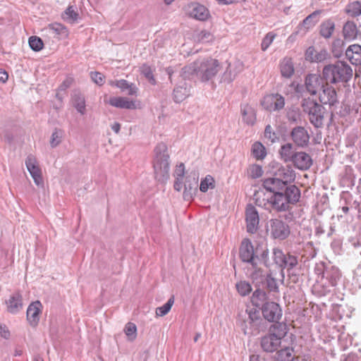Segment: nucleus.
<instances>
[{"label":"nucleus","mask_w":361,"mask_h":361,"mask_svg":"<svg viewBox=\"0 0 361 361\" xmlns=\"http://www.w3.org/2000/svg\"><path fill=\"white\" fill-rule=\"evenodd\" d=\"M182 181L183 179H176L173 185V188L177 191H180L182 189Z\"/></svg>","instance_id":"nucleus-63"},{"label":"nucleus","mask_w":361,"mask_h":361,"mask_svg":"<svg viewBox=\"0 0 361 361\" xmlns=\"http://www.w3.org/2000/svg\"><path fill=\"white\" fill-rule=\"evenodd\" d=\"M346 13L351 17L355 18L361 15V1H353L348 4Z\"/></svg>","instance_id":"nucleus-38"},{"label":"nucleus","mask_w":361,"mask_h":361,"mask_svg":"<svg viewBox=\"0 0 361 361\" xmlns=\"http://www.w3.org/2000/svg\"><path fill=\"white\" fill-rule=\"evenodd\" d=\"M264 319L270 322L279 323L282 316V310L279 304L274 302H266L262 307Z\"/></svg>","instance_id":"nucleus-11"},{"label":"nucleus","mask_w":361,"mask_h":361,"mask_svg":"<svg viewBox=\"0 0 361 361\" xmlns=\"http://www.w3.org/2000/svg\"><path fill=\"white\" fill-rule=\"evenodd\" d=\"M261 104L269 111H279L284 107L285 99L279 94H267L264 97Z\"/></svg>","instance_id":"nucleus-13"},{"label":"nucleus","mask_w":361,"mask_h":361,"mask_svg":"<svg viewBox=\"0 0 361 361\" xmlns=\"http://www.w3.org/2000/svg\"><path fill=\"white\" fill-rule=\"evenodd\" d=\"M250 361H264V359L259 355L253 354L250 356Z\"/></svg>","instance_id":"nucleus-64"},{"label":"nucleus","mask_w":361,"mask_h":361,"mask_svg":"<svg viewBox=\"0 0 361 361\" xmlns=\"http://www.w3.org/2000/svg\"><path fill=\"white\" fill-rule=\"evenodd\" d=\"M293 349L286 347L278 350L275 361H300L298 357L293 355Z\"/></svg>","instance_id":"nucleus-34"},{"label":"nucleus","mask_w":361,"mask_h":361,"mask_svg":"<svg viewBox=\"0 0 361 361\" xmlns=\"http://www.w3.org/2000/svg\"><path fill=\"white\" fill-rule=\"evenodd\" d=\"M352 75L351 67L343 61L325 66L322 71L323 79L327 83L347 82Z\"/></svg>","instance_id":"nucleus-4"},{"label":"nucleus","mask_w":361,"mask_h":361,"mask_svg":"<svg viewBox=\"0 0 361 361\" xmlns=\"http://www.w3.org/2000/svg\"><path fill=\"white\" fill-rule=\"evenodd\" d=\"M248 173L251 178H257L262 176L263 170L260 166L254 164L250 167Z\"/></svg>","instance_id":"nucleus-54"},{"label":"nucleus","mask_w":361,"mask_h":361,"mask_svg":"<svg viewBox=\"0 0 361 361\" xmlns=\"http://www.w3.org/2000/svg\"><path fill=\"white\" fill-rule=\"evenodd\" d=\"M194 39L201 43H207L213 40L212 35L207 30H202L194 35Z\"/></svg>","instance_id":"nucleus-43"},{"label":"nucleus","mask_w":361,"mask_h":361,"mask_svg":"<svg viewBox=\"0 0 361 361\" xmlns=\"http://www.w3.org/2000/svg\"><path fill=\"white\" fill-rule=\"evenodd\" d=\"M8 78V73L5 71L0 69V81L2 82H5L7 81Z\"/></svg>","instance_id":"nucleus-62"},{"label":"nucleus","mask_w":361,"mask_h":361,"mask_svg":"<svg viewBox=\"0 0 361 361\" xmlns=\"http://www.w3.org/2000/svg\"><path fill=\"white\" fill-rule=\"evenodd\" d=\"M42 305L39 301L32 302L27 310V319L30 324L35 326L39 321V314L42 312Z\"/></svg>","instance_id":"nucleus-19"},{"label":"nucleus","mask_w":361,"mask_h":361,"mask_svg":"<svg viewBox=\"0 0 361 361\" xmlns=\"http://www.w3.org/2000/svg\"><path fill=\"white\" fill-rule=\"evenodd\" d=\"M185 175V166L183 163H180L179 165L176 166V170L174 171V176L176 179H183Z\"/></svg>","instance_id":"nucleus-56"},{"label":"nucleus","mask_w":361,"mask_h":361,"mask_svg":"<svg viewBox=\"0 0 361 361\" xmlns=\"http://www.w3.org/2000/svg\"><path fill=\"white\" fill-rule=\"evenodd\" d=\"M322 276L329 281L331 286H336L341 278V273L337 267L330 266L325 267Z\"/></svg>","instance_id":"nucleus-26"},{"label":"nucleus","mask_w":361,"mask_h":361,"mask_svg":"<svg viewBox=\"0 0 361 361\" xmlns=\"http://www.w3.org/2000/svg\"><path fill=\"white\" fill-rule=\"evenodd\" d=\"M7 311L11 314H17L23 308L22 296L20 293H16L6 300Z\"/></svg>","instance_id":"nucleus-22"},{"label":"nucleus","mask_w":361,"mask_h":361,"mask_svg":"<svg viewBox=\"0 0 361 361\" xmlns=\"http://www.w3.org/2000/svg\"><path fill=\"white\" fill-rule=\"evenodd\" d=\"M63 131L61 129L56 128L51 134L50 139V145L51 147H56L62 141Z\"/></svg>","instance_id":"nucleus-44"},{"label":"nucleus","mask_w":361,"mask_h":361,"mask_svg":"<svg viewBox=\"0 0 361 361\" xmlns=\"http://www.w3.org/2000/svg\"><path fill=\"white\" fill-rule=\"evenodd\" d=\"M190 85L187 82H180L173 90V99L177 103H180L190 95Z\"/></svg>","instance_id":"nucleus-23"},{"label":"nucleus","mask_w":361,"mask_h":361,"mask_svg":"<svg viewBox=\"0 0 361 361\" xmlns=\"http://www.w3.org/2000/svg\"><path fill=\"white\" fill-rule=\"evenodd\" d=\"M253 156L257 159H262L266 157L265 147L258 142H255L252 147Z\"/></svg>","instance_id":"nucleus-42"},{"label":"nucleus","mask_w":361,"mask_h":361,"mask_svg":"<svg viewBox=\"0 0 361 361\" xmlns=\"http://www.w3.org/2000/svg\"><path fill=\"white\" fill-rule=\"evenodd\" d=\"M320 35L325 39H329L332 36L335 30V23L331 20H326L320 25Z\"/></svg>","instance_id":"nucleus-36"},{"label":"nucleus","mask_w":361,"mask_h":361,"mask_svg":"<svg viewBox=\"0 0 361 361\" xmlns=\"http://www.w3.org/2000/svg\"><path fill=\"white\" fill-rule=\"evenodd\" d=\"M283 262L280 268L282 269H287L288 270L293 269L298 263V258L290 254H286L285 259H283Z\"/></svg>","instance_id":"nucleus-40"},{"label":"nucleus","mask_w":361,"mask_h":361,"mask_svg":"<svg viewBox=\"0 0 361 361\" xmlns=\"http://www.w3.org/2000/svg\"><path fill=\"white\" fill-rule=\"evenodd\" d=\"M236 288L238 292L243 296L248 295L252 290L250 284L242 281L236 283Z\"/></svg>","instance_id":"nucleus-47"},{"label":"nucleus","mask_w":361,"mask_h":361,"mask_svg":"<svg viewBox=\"0 0 361 361\" xmlns=\"http://www.w3.org/2000/svg\"><path fill=\"white\" fill-rule=\"evenodd\" d=\"M140 71L141 73L146 78V79L148 80L150 83L152 85L156 84V80L154 78L152 68L149 66L143 64L140 67Z\"/></svg>","instance_id":"nucleus-46"},{"label":"nucleus","mask_w":361,"mask_h":361,"mask_svg":"<svg viewBox=\"0 0 361 361\" xmlns=\"http://www.w3.org/2000/svg\"><path fill=\"white\" fill-rule=\"evenodd\" d=\"M323 80H324L323 77L322 78L319 75L309 74L305 78V86L293 82L290 87L294 89L299 97H304L305 92L311 95H315L318 90H322L324 85Z\"/></svg>","instance_id":"nucleus-8"},{"label":"nucleus","mask_w":361,"mask_h":361,"mask_svg":"<svg viewBox=\"0 0 361 361\" xmlns=\"http://www.w3.org/2000/svg\"><path fill=\"white\" fill-rule=\"evenodd\" d=\"M286 254L279 248H274L273 250V259L275 264L281 267L283 264V259H285Z\"/></svg>","instance_id":"nucleus-50"},{"label":"nucleus","mask_w":361,"mask_h":361,"mask_svg":"<svg viewBox=\"0 0 361 361\" xmlns=\"http://www.w3.org/2000/svg\"><path fill=\"white\" fill-rule=\"evenodd\" d=\"M280 71L282 77L290 78L295 72L293 62L291 58L285 57L280 63Z\"/></svg>","instance_id":"nucleus-28"},{"label":"nucleus","mask_w":361,"mask_h":361,"mask_svg":"<svg viewBox=\"0 0 361 361\" xmlns=\"http://www.w3.org/2000/svg\"><path fill=\"white\" fill-rule=\"evenodd\" d=\"M301 106L308 114L310 122L315 128H322L324 125L325 108L310 98L303 99Z\"/></svg>","instance_id":"nucleus-7"},{"label":"nucleus","mask_w":361,"mask_h":361,"mask_svg":"<svg viewBox=\"0 0 361 361\" xmlns=\"http://www.w3.org/2000/svg\"><path fill=\"white\" fill-rule=\"evenodd\" d=\"M245 221L247 231L250 233H255L258 229L259 218L258 212L252 204H247L246 207Z\"/></svg>","instance_id":"nucleus-14"},{"label":"nucleus","mask_w":361,"mask_h":361,"mask_svg":"<svg viewBox=\"0 0 361 361\" xmlns=\"http://www.w3.org/2000/svg\"><path fill=\"white\" fill-rule=\"evenodd\" d=\"M276 37V35L273 34L272 32H269L266 35V36L262 39L261 47L262 51H266L269 47L271 44L273 42L274 38Z\"/></svg>","instance_id":"nucleus-52"},{"label":"nucleus","mask_w":361,"mask_h":361,"mask_svg":"<svg viewBox=\"0 0 361 361\" xmlns=\"http://www.w3.org/2000/svg\"><path fill=\"white\" fill-rule=\"evenodd\" d=\"M220 68V63L217 59L210 56L200 57L182 68L180 77L183 80H191L196 77L202 82H207L217 74Z\"/></svg>","instance_id":"nucleus-2"},{"label":"nucleus","mask_w":361,"mask_h":361,"mask_svg":"<svg viewBox=\"0 0 361 361\" xmlns=\"http://www.w3.org/2000/svg\"><path fill=\"white\" fill-rule=\"evenodd\" d=\"M71 82H72L71 79H66L59 87V90L61 91L66 90L67 88H68L71 86Z\"/></svg>","instance_id":"nucleus-61"},{"label":"nucleus","mask_w":361,"mask_h":361,"mask_svg":"<svg viewBox=\"0 0 361 361\" xmlns=\"http://www.w3.org/2000/svg\"><path fill=\"white\" fill-rule=\"evenodd\" d=\"M92 80L97 85H102L104 82L103 75L99 72L91 73Z\"/></svg>","instance_id":"nucleus-57"},{"label":"nucleus","mask_w":361,"mask_h":361,"mask_svg":"<svg viewBox=\"0 0 361 361\" xmlns=\"http://www.w3.org/2000/svg\"><path fill=\"white\" fill-rule=\"evenodd\" d=\"M47 29L53 32L56 35H60L62 37H67L68 35V31L67 28L61 23H51L47 26Z\"/></svg>","instance_id":"nucleus-39"},{"label":"nucleus","mask_w":361,"mask_h":361,"mask_svg":"<svg viewBox=\"0 0 361 361\" xmlns=\"http://www.w3.org/2000/svg\"><path fill=\"white\" fill-rule=\"evenodd\" d=\"M247 317L243 321L242 329L245 335L257 336L267 329V322L255 308L246 310Z\"/></svg>","instance_id":"nucleus-6"},{"label":"nucleus","mask_w":361,"mask_h":361,"mask_svg":"<svg viewBox=\"0 0 361 361\" xmlns=\"http://www.w3.org/2000/svg\"><path fill=\"white\" fill-rule=\"evenodd\" d=\"M124 333L128 341H133L137 337V327L136 325L132 322H128L124 327Z\"/></svg>","instance_id":"nucleus-41"},{"label":"nucleus","mask_w":361,"mask_h":361,"mask_svg":"<svg viewBox=\"0 0 361 361\" xmlns=\"http://www.w3.org/2000/svg\"><path fill=\"white\" fill-rule=\"evenodd\" d=\"M29 45L32 50L39 51L43 48V42L41 38L32 36L29 38Z\"/></svg>","instance_id":"nucleus-48"},{"label":"nucleus","mask_w":361,"mask_h":361,"mask_svg":"<svg viewBox=\"0 0 361 361\" xmlns=\"http://www.w3.org/2000/svg\"><path fill=\"white\" fill-rule=\"evenodd\" d=\"M316 51L313 47H309L306 51V59L314 62V55L316 54Z\"/></svg>","instance_id":"nucleus-59"},{"label":"nucleus","mask_w":361,"mask_h":361,"mask_svg":"<svg viewBox=\"0 0 361 361\" xmlns=\"http://www.w3.org/2000/svg\"><path fill=\"white\" fill-rule=\"evenodd\" d=\"M159 183H166L169 177V154L164 143H159Z\"/></svg>","instance_id":"nucleus-10"},{"label":"nucleus","mask_w":361,"mask_h":361,"mask_svg":"<svg viewBox=\"0 0 361 361\" xmlns=\"http://www.w3.org/2000/svg\"><path fill=\"white\" fill-rule=\"evenodd\" d=\"M291 162L300 170H307L312 165L311 157L304 152H296Z\"/></svg>","instance_id":"nucleus-20"},{"label":"nucleus","mask_w":361,"mask_h":361,"mask_svg":"<svg viewBox=\"0 0 361 361\" xmlns=\"http://www.w3.org/2000/svg\"><path fill=\"white\" fill-rule=\"evenodd\" d=\"M111 85L120 88L122 92L127 91L128 95H135L137 92V87L133 83H130L126 80L112 81Z\"/></svg>","instance_id":"nucleus-32"},{"label":"nucleus","mask_w":361,"mask_h":361,"mask_svg":"<svg viewBox=\"0 0 361 361\" xmlns=\"http://www.w3.org/2000/svg\"><path fill=\"white\" fill-rule=\"evenodd\" d=\"M236 64L228 63L226 71L221 75V82L229 84L234 80L238 73Z\"/></svg>","instance_id":"nucleus-30"},{"label":"nucleus","mask_w":361,"mask_h":361,"mask_svg":"<svg viewBox=\"0 0 361 361\" xmlns=\"http://www.w3.org/2000/svg\"><path fill=\"white\" fill-rule=\"evenodd\" d=\"M262 264H257L256 265H250L247 269L249 276L252 282L258 287L261 285L264 286L266 277L269 274L267 273L261 267Z\"/></svg>","instance_id":"nucleus-18"},{"label":"nucleus","mask_w":361,"mask_h":361,"mask_svg":"<svg viewBox=\"0 0 361 361\" xmlns=\"http://www.w3.org/2000/svg\"><path fill=\"white\" fill-rule=\"evenodd\" d=\"M73 106L81 114H85V97L80 92H75L72 96Z\"/></svg>","instance_id":"nucleus-37"},{"label":"nucleus","mask_w":361,"mask_h":361,"mask_svg":"<svg viewBox=\"0 0 361 361\" xmlns=\"http://www.w3.org/2000/svg\"><path fill=\"white\" fill-rule=\"evenodd\" d=\"M347 59L353 65H361V45H350L345 51Z\"/></svg>","instance_id":"nucleus-21"},{"label":"nucleus","mask_w":361,"mask_h":361,"mask_svg":"<svg viewBox=\"0 0 361 361\" xmlns=\"http://www.w3.org/2000/svg\"><path fill=\"white\" fill-rule=\"evenodd\" d=\"M288 332L283 323H276L270 326L268 333L261 338L260 345L264 351L273 353L281 347L282 339Z\"/></svg>","instance_id":"nucleus-3"},{"label":"nucleus","mask_w":361,"mask_h":361,"mask_svg":"<svg viewBox=\"0 0 361 361\" xmlns=\"http://www.w3.org/2000/svg\"><path fill=\"white\" fill-rule=\"evenodd\" d=\"M360 31L357 25L353 22L348 20L343 27V35L345 39L352 41L357 38Z\"/></svg>","instance_id":"nucleus-24"},{"label":"nucleus","mask_w":361,"mask_h":361,"mask_svg":"<svg viewBox=\"0 0 361 361\" xmlns=\"http://www.w3.org/2000/svg\"><path fill=\"white\" fill-rule=\"evenodd\" d=\"M25 166L30 176L37 186L43 187L44 181L42 176V171L39 166L38 161L35 157L29 154L25 159Z\"/></svg>","instance_id":"nucleus-12"},{"label":"nucleus","mask_w":361,"mask_h":361,"mask_svg":"<svg viewBox=\"0 0 361 361\" xmlns=\"http://www.w3.org/2000/svg\"><path fill=\"white\" fill-rule=\"evenodd\" d=\"M291 138L294 143L301 147L307 146L310 140V135L307 130L302 126H297L292 129Z\"/></svg>","instance_id":"nucleus-17"},{"label":"nucleus","mask_w":361,"mask_h":361,"mask_svg":"<svg viewBox=\"0 0 361 361\" xmlns=\"http://www.w3.org/2000/svg\"><path fill=\"white\" fill-rule=\"evenodd\" d=\"M264 188L270 192L269 196L263 197L259 193L255 195V203L267 210L277 212L288 211L291 205L296 204L300 197V190L295 185H285V183L276 176L265 178L263 180Z\"/></svg>","instance_id":"nucleus-1"},{"label":"nucleus","mask_w":361,"mask_h":361,"mask_svg":"<svg viewBox=\"0 0 361 361\" xmlns=\"http://www.w3.org/2000/svg\"><path fill=\"white\" fill-rule=\"evenodd\" d=\"M241 114L243 121L250 126H252L256 121V111L253 107L248 104L241 106Z\"/></svg>","instance_id":"nucleus-29"},{"label":"nucleus","mask_w":361,"mask_h":361,"mask_svg":"<svg viewBox=\"0 0 361 361\" xmlns=\"http://www.w3.org/2000/svg\"><path fill=\"white\" fill-rule=\"evenodd\" d=\"M109 104L112 106L120 109H134L136 108L134 102L123 97H112L109 99Z\"/></svg>","instance_id":"nucleus-25"},{"label":"nucleus","mask_w":361,"mask_h":361,"mask_svg":"<svg viewBox=\"0 0 361 361\" xmlns=\"http://www.w3.org/2000/svg\"><path fill=\"white\" fill-rule=\"evenodd\" d=\"M264 285H266V286L270 291H274V292L278 291L279 287H278L276 281L269 274L266 277Z\"/></svg>","instance_id":"nucleus-51"},{"label":"nucleus","mask_w":361,"mask_h":361,"mask_svg":"<svg viewBox=\"0 0 361 361\" xmlns=\"http://www.w3.org/2000/svg\"><path fill=\"white\" fill-rule=\"evenodd\" d=\"M279 154L282 160L285 162H289L292 161L296 152L294 151L292 144L286 143L281 147Z\"/></svg>","instance_id":"nucleus-35"},{"label":"nucleus","mask_w":361,"mask_h":361,"mask_svg":"<svg viewBox=\"0 0 361 361\" xmlns=\"http://www.w3.org/2000/svg\"><path fill=\"white\" fill-rule=\"evenodd\" d=\"M189 16L196 20L205 21L210 17V13L207 8L197 3L192 2L187 6Z\"/></svg>","instance_id":"nucleus-15"},{"label":"nucleus","mask_w":361,"mask_h":361,"mask_svg":"<svg viewBox=\"0 0 361 361\" xmlns=\"http://www.w3.org/2000/svg\"><path fill=\"white\" fill-rule=\"evenodd\" d=\"M320 13L321 11L317 10L307 16L300 24V29H304L305 31H307L312 28L319 21V16Z\"/></svg>","instance_id":"nucleus-31"},{"label":"nucleus","mask_w":361,"mask_h":361,"mask_svg":"<svg viewBox=\"0 0 361 361\" xmlns=\"http://www.w3.org/2000/svg\"><path fill=\"white\" fill-rule=\"evenodd\" d=\"M174 303V297H171L166 303H165L163 306L159 307V316L166 315L171 309Z\"/></svg>","instance_id":"nucleus-55"},{"label":"nucleus","mask_w":361,"mask_h":361,"mask_svg":"<svg viewBox=\"0 0 361 361\" xmlns=\"http://www.w3.org/2000/svg\"><path fill=\"white\" fill-rule=\"evenodd\" d=\"M344 42L341 39H336L332 44V51L336 56L340 55L343 51Z\"/></svg>","instance_id":"nucleus-53"},{"label":"nucleus","mask_w":361,"mask_h":361,"mask_svg":"<svg viewBox=\"0 0 361 361\" xmlns=\"http://www.w3.org/2000/svg\"><path fill=\"white\" fill-rule=\"evenodd\" d=\"M0 336L6 339L10 336V332L5 325H0Z\"/></svg>","instance_id":"nucleus-60"},{"label":"nucleus","mask_w":361,"mask_h":361,"mask_svg":"<svg viewBox=\"0 0 361 361\" xmlns=\"http://www.w3.org/2000/svg\"><path fill=\"white\" fill-rule=\"evenodd\" d=\"M78 14L74 11L73 6H68L63 14V18L70 23L75 22L78 18Z\"/></svg>","instance_id":"nucleus-49"},{"label":"nucleus","mask_w":361,"mask_h":361,"mask_svg":"<svg viewBox=\"0 0 361 361\" xmlns=\"http://www.w3.org/2000/svg\"><path fill=\"white\" fill-rule=\"evenodd\" d=\"M327 53L325 51L316 52L314 55V62H320L326 59Z\"/></svg>","instance_id":"nucleus-58"},{"label":"nucleus","mask_w":361,"mask_h":361,"mask_svg":"<svg viewBox=\"0 0 361 361\" xmlns=\"http://www.w3.org/2000/svg\"><path fill=\"white\" fill-rule=\"evenodd\" d=\"M214 180L212 176L207 175L203 180H202L200 185V190L202 192H206L209 188H214Z\"/></svg>","instance_id":"nucleus-45"},{"label":"nucleus","mask_w":361,"mask_h":361,"mask_svg":"<svg viewBox=\"0 0 361 361\" xmlns=\"http://www.w3.org/2000/svg\"><path fill=\"white\" fill-rule=\"evenodd\" d=\"M268 250H262L259 247L255 248L249 239H244L239 249L240 259L250 265L264 264L267 266Z\"/></svg>","instance_id":"nucleus-5"},{"label":"nucleus","mask_w":361,"mask_h":361,"mask_svg":"<svg viewBox=\"0 0 361 361\" xmlns=\"http://www.w3.org/2000/svg\"><path fill=\"white\" fill-rule=\"evenodd\" d=\"M268 231L274 239L279 240L286 239L290 233L289 226L282 220L277 219L269 221Z\"/></svg>","instance_id":"nucleus-9"},{"label":"nucleus","mask_w":361,"mask_h":361,"mask_svg":"<svg viewBox=\"0 0 361 361\" xmlns=\"http://www.w3.org/2000/svg\"><path fill=\"white\" fill-rule=\"evenodd\" d=\"M197 192V179L193 178L192 181L189 180L187 178L186 183H185V188L183 191L184 200L189 201Z\"/></svg>","instance_id":"nucleus-33"},{"label":"nucleus","mask_w":361,"mask_h":361,"mask_svg":"<svg viewBox=\"0 0 361 361\" xmlns=\"http://www.w3.org/2000/svg\"><path fill=\"white\" fill-rule=\"evenodd\" d=\"M276 176L281 180L285 185H290V183L295 178V174L293 169L288 167H281L276 173Z\"/></svg>","instance_id":"nucleus-27"},{"label":"nucleus","mask_w":361,"mask_h":361,"mask_svg":"<svg viewBox=\"0 0 361 361\" xmlns=\"http://www.w3.org/2000/svg\"><path fill=\"white\" fill-rule=\"evenodd\" d=\"M319 99L323 104L334 106L338 103L337 93L335 88L330 86L329 83L326 82L319 93Z\"/></svg>","instance_id":"nucleus-16"}]
</instances>
